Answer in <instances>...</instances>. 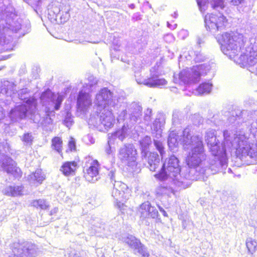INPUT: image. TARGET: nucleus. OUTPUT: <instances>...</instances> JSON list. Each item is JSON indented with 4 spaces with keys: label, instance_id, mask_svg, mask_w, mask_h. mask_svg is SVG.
<instances>
[{
    "label": "nucleus",
    "instance_id": "24",
    "mask_svg": "<svg viewBox=\"0 0 257 257\" xmlns=\"http://www.w3.org/2000/svg\"><path fill=\"white\" fill-rule=\"evenodd\" d=\"M148 166L151 171H155L160 164V159L156 152H150L147 158Z\"/></svg>",
    "mask_w": 257,
    "mask_h": 257
},
{
    "label": "nucleus",
    "instance_id": "58",
    "mask_svg": "<svg viewBox=\"0 0 257 257\" xmlns=\"http://www.w3.org/2000/svg\"><path fill=\"white\" fill-rule=\"evenodd\" d=\"M3 110V108L2 107H0V119L3 118V117L4 116Z\"/></svg>",
    "mask_w": 257,
    "mask_h": 257
},
{
    "label": "nucleus",
    "instance_id": "36",
    "mask_svg": "<svg viewBox=\"0 0 257 257\" xmlns=\"http://www.w3.org/2000/svg\"><path fill=\"white\" fill-rule=\"evenodd\" d=\"M191 54L193 55V60L196 63L203 62L206 59L205 56L199 51L190 52L188 57H186L187 59L190 60L192 58Z\"/></svg>",
    "mask_w": 257,
    "mask_h": 257
},
{
    "label": "nucleus",
    "instance_id": "13",
    "mask_svg": "<svg viewBox=\"0 0 257 257\" xmlns=\"http://www.w3.org/2000/svg\"><path fill=\"white\" fill-rule=\"evenodd\" d=\"M13 253L9 257H34L37 254V245L31 241L18 239L11 246Z\"/></svg>",
    "mask_w": 257,
    "mask_h": 257
},
{
    "label": "nucleus",
    "instance_id": "45",
    "mask_svg": "<svg viewBox=\"0 0 257 257\" xmlns=\"http://www.w3.org/2000/svg\"><path fill=\"white\" fill-rule=\"evenodd\" d=\"M28 92L27 88H23L19 91L18 92V95L19 99L23 100L24 102L25 100L28 99H35L34 98L28 97L26 96V93Z\"/></svg>",
    "mask_w": 257,
    "mask_h": 257
},
{
    "label": "nucleus",
    "instance_id": "43",
    "mask_svg": "<svg viewBox=\"0 0 257 257\" xmlns=\"http://www.w3.org/2000/svg\"><path fill=\"white\" fill-rule=\"evenodd\" d=\"M98 174L99 173H96L95 172L89 173V174H85L84 176L87 181L91 183H95L98 180Z\"/></svg>",
    "mask_w": 257,
    "mask_h": 257
},
{
    "label": "nucleus",
    "instance_id": "11",
    "mask_svg": "<svg viewBox=\"0 0 257 257\" xmlns=\"http://www.w3.org/2000/svg\"><path fill=\"white\" fill-rule=\"evenodd\" d=\"M211 69L208 63L193 66L190 70L184 69L179 74V79L185 84L198 82L202 75H205Z\"/></svg>",
    "mask_w": 257,
    "mask_h": 257
},
{
    "label": "nucleus",
    "instance_id": "18",
    "mask_svg": "<svg viewBox=\"0 0 257 257\" xmlns=\"http://www.w3.org/2000/svg\"><path fill=\"white\" fill-rule=\"evenodd\" d=\"M136 80L138 84H143L151 88L161 87L167 84V81L163 78H161L157 74H151L147 79L137 77L135 75Z\"/></svg>",
    "mask_w": 257,
    "mask_h": 257
},
{
    "label": "nucleus",
    "instance_id": "59",
    "mask_svg": "<svg viewBox=\"0 0 257 257\" xmlns=\"http://www.w3.org/2000/svg\"><path fill=\"white\" fill-rule=\"evenodd\" d=\"M128 7L131 9H134L135 8V5L134 4H129Z\"/></svg>",
    "mask_w": 257,
    "mask_h": 257
},
{
    "label": "nucleus",
    "instance_id": "64",
    "mask_svg": "<svg viewBox=\"0 0 257 257\" xmlns=\"http://www.w3.org/2000/svg\"><path fill=\"white\" fill-rule=\"evenodd\" d=\"M187 32L186 31L184 30H182V31H181V33H187Z\"/></svg>",
    "mask_w": 257,
    "mask_h": 257
},
{
    "label": "nucleus",
    "instance_id": "22",
    "mask_svg": "<svg viewBox=\"0 0 257 257\" xmlns=\"http://www.w3.org/2000/svg\"><path fill=\"white\" fill-rule=\"evenodd\" d=\"M141 155L142 159H147V155L150 150V146L152 145V141L150 136L146 135L139 141Z\"/></svg>",
    "mask_w": 257,
    "mask_h": 257
},
{
    "label": "nucleus",
    "instance_id": "42",
    "mask_svg": "<svg viewBox=\"0 0 257 257\" xmlns=\"http://www.w3.org/2000/svg\"><path fill=\"white\" fill-rule=\"evenodd\" d=\"M34 138L31 133H25L22 137V141L25 145H31L33 141Z\"/></svg>",
    "mask_w": 257,
    "mask_h": 257
},
{
    "label": "nucleus",
    "instance_id": "10",
    "mask_svg": "<svg viewBox=\"0 0 257 257\" xmlns=\"http://www.w3.org/2000/svg\"><path fill=\"white\" fill-rule=\"evenodd\" d=\"M96 109L91 113L88 120V124L98 128L103 125L106 130L112 127L115 122L114 116L112 108L99 107L94 108Z\"/></svg>",
    "mask_w": 257,
    "mask_h": 257
},
{
    "label": "nucleus",
    "instance_id": "12",
    "mask_svg": "<svg viewBox=\"0 0 257 257\" xmlns=\"http://www.w3.org/2000/svg\"><path fill=\"white\" fill-rule=\"evenodd\" d=\"M88 81L79 91L77 99V108L83 113H85L92 104L90 93L92 87L97 83V80L93 75L88 77Z\"/></svg>",
    "mask_w": 257,
    "mask_h": 257
},
{
    "label": "nucleus",
    "instance_id": "50",
    "mask_svg": "<svg viewBox=\"0 0 257 257\" xmlns=\"http://www.w3.org/2000/svg\"><path fill=\"white\" fill-rule=\"evenodd\" d=\"M108 139L109 140H108L107 145H106V147H105V151L107 155H110L112 152V148L110 145V137H108Z\"/></svg>",
    "mask_w": 257,
    "mask_h": 257
},
{
    "label": "nucleus",
    "instance_id": "47",
    "mask_svg": "<svg viewBox=\"0 0 257 257\" xmlns=\"http://www.w3.org/2000/svg\"><path fill=\"white\" fill-rule=\"evenodd\" d=\"M150 209H151V212H150L149 218L157 219L160 220V218L159 217V213L156 207L152 206V207L150 208Z\"/></svg>",
    "mask_w": 257,
    "mask_h": 257
},
{
    "label": "nucleus",
    "instance_id": "29",
    "mask_svg": "<svg viewBox=\"0 0 257 257\" xmlns=\"http://www.w3.org/2000/svg\"><path fill=\"white\" fill-rule=\"evenodd\" d=\"M185 115L183 112L179 110H175L172 113V125L178 126L182 124L184 120Z\"/></svg>",
    "mask_w": 257,
    "mask_h": 257
},
{
    "label": "nucleus",
    "instance_id": "1",
    "mask_svg": "<svg viewBox=\"0 0 257 257\" xmlns=\"http://www.w3.org/2000/svg\"><path fill=\"white\" fill-rule=\"evenodd\" d=\"M246 111L244 109L235 108L230 112L227 118L229 124L232 125L230 130L223 132V141L220 146V141L217 139L216 132L214 130H208L205 135V141L212 156L216 166L222 169L227 166V149H235L236 155L244 156H255L257 151L251 149L250 146L244 140L246 133L241 132L238 125L243 121V115Z\"/></svg>",
    "mask_w": 257,
    "mask_h": 257
},
{
    "label": "nucleus",
    "instance_id": "20",
    "mask_svg": "<svg viewBox=\"0 0 257 257\" xmlns=\"http://www.w3.org/2000/svg\"><path fill=\"white\" fill-rule=\"evenodd\" d=\"M183 133L180 136H179L177 135L176 131L170 132L168 137V145L171 151L173 152L177 151L179 143L183 146L181 141Z\"/></svg>",
    "mask_w": 257,
    "mask_h": 257
},
{
    "label": "nucleus",
    "instance_id": "51",
    "mask_svg": "<svg viewBox=\"0 0 257 257\" xmlns=\"http://www.w3.org/2000/svg\"><path fill=\"white\" fill-rule=\"evenodd\" d=\"M68 146L71 151H74L76 149V143L73 139H71L69 141Z\"/></svg>",
    "mask_w": 257,
    "mask_h": 257
},
{
    "label": "nucleus",
    "instance_id": "44",
    "mask_svg": "<svg viewBox=\"0 0 257 257\" xmlns=\"http://www.w3.org/2000/svg\"><path fill=\"white\" fill-rule=\"evenodd\" d=\"M244 105L245 107H252L257 105V101L253 97H246L244 100Z\"/></svg>",
    "mask_w": 257,
    "mask_h": 257
},
{
    "label": "nucleus",
    "instance_id": "48",
    "mask_svg": "<svg viewBox=\"0 0 257 257\" xmlns=\"http://www.w3.org/2000/svg\"><path fill=\"white\" fill-rule=\"evenodd\" d=\"M196 2L200 11L201 12L205 11L208 0H196Z\"/></svg>",
    "mask_w": 257,
    "mask_h": 257
},
{
    "label": "nucleus",
    "instance_id": "14",
    "mask_svg": "<svg viewBox=\"0 0 257 257\" xmlns=\"http://www.w3.org/2000/svg\"><path fill=\"white\" fill-rule=\"evenodd\" d=\"M119 239L131 249L135 254L141 257H152L148 247L135 236L125 233L120 236Z\"/></svg>",
    "mask_w": 257,
    "mask_h": 257
},
{
    "label": "nucleus",
    "instance_id": "15",
    "mask_svg": "<svg viewBox=\"0 0 257 257\" xmlns=\"http://www.w3.org/2000/svg\"><path fill=\"white\" fill-rule=\"evenodd\" d=\"M137 155L134 146L126 144L119 149L118 157L123 164L133 168L137 165Z\"/></svg>",
    "mask_w": 257,
    "mask_h": 257
},
{
    "label": "nucleus",
    "instance_id": "35",
    "mask_svg": "<svg viewBox=\"0 0 257 257\" xmlns=\"http://www.w3.org/2000/svg\"><path fill=\"white\" fill-rule=\"evenodd\" d=\"M165 122V119L162 116L160 115L159 116H158L156 118L153 123V125L151 127L152 131L162 130V127H163Z\"/></svg>",
    "mask_w": 257,
    "mask_h": 257
},
{
    "label": "nucleus",
    "instance_id": "60",
    "mask_svg": "<svg viewBox=\"0 0 257 257\" xmlns=\"http://www.w3.org/2000/svg\"><path fill=\"white\" fill-rule=\"evenodd\" d=\"M172 17L174 18H177L178 17V14L177 12H175L172 15Z\"/></svg>",
    "mask_w": 257,
    "mask_h": 257
},
{
    "label": "nucleus",
    "instance_id": "32",
    "mask_svg": "<svg viewBox=\"0 0 257 257\" xmlns=\"http://www.w3.org/2000/svg\"><path fill=\"white\" fill-rule=\"evenodd\" d=\"M61 9L57 7H53L51 9L48 10V18L53 23H58L59 14Z\"/></svg>",
    "mask_w": 257,
    "mask_h": 257
},
{
    "label": "nucleus",
    "instance_id": "19",
    "mask_svg": "<svg viewBox=\"0 0 257 257\" xmlns=\"http://www.w3.org/2000/svg\"><path fill=\"white\" fill-rule=\"evenodd\" d=\"M106 181L111 184L113 189H117L123 192L127 190L128 187L125 183L115 180V170H111L108 173Z\"/></svg>",
    "mask_w": 257,
    "mask_h": 257
},
{
    "label": "nucleus",
    "instance_id": "54",
    "mask_svg": "<svg viewBox=\"0 0 257 257\" xmlns=\"http://www.w3.org/2000/svg\"><path fill=\"white\" fill-rule=\"evenodd\" d=\"M157 206H158V207L160 211L163 214V215L165 217H167L168 216V214L167 213L166 211L163 209V208L162 207H161V206H160L159 205H158V204H157Z\"/></svg>",
    "mask_w": 257,
    "mask_h": 257
},
{
    "label": "nucleus",
    "instance_id": "26",
    "mask_svg": "<svg viewBox=\"0 0 257 257\" xmlns=\"http://www.w3.org/2000/svg\"><path fill=\"white\" fill-rule=\"evenodd\" d=\"M28 180L31 184H41L45 179V175L41 169H37L28 176Z\"/></svg>",
    "mask_w": 257,
    "mask_h": 257
},
{
    "label": "nucleus",
    "instance_id": "34",
    "mask_svg": "<svg viewBox=\"0 0 257 257\" xmlns=\"http://www.w3.org/2000/svg\"><path fill=\"white\" fill-rule=\"evenodd\" d=\"M69 9L67 7L64 8H62L61 9V12L59 14V19L57 20L58 24H62L66 22L69 20L70 17V14L69 13Z\"/></svg>",
    "mask_w": 257,
    "mask_h": 257
},
{
    "label": "nucleus",
    "instance_id": "61",
    "mask_svg": "<svg viewBox=\"0 0 257 257\" xmlns=\"http://www.w3.org/2000/svg\"><path fill=\"white\" fill-rule=\"evenodd\" d=\"M42 0H35V3L37 6L39 5L41 3Z\"/></svg>",
    "mask_w": 257,
    "mask_h": 257
},
{
    "label": "nucleus",
    "instance_id": "16",
    "mask_svg": "<svg viewBox=\"0 0 257 257\" xmlns=\"http://www.w3.org/2000/svg\"><path fill=\"white\" fill-rule=\"evenodd\" d=\"M0 168L15 179H19L22 177L21 169L17 166V163L8 155L3 154L0 156Z\"/></svg>",
    "mask_w": 257,
    "mask_h": 257
},
{
    "label": "nucleus",
    "instance_id": "62",
    "mask_svg": "<svg viewBox=\"0 0 257 257\" xmlns=\"http://www.w3.org/2000/svg\"><path fill=\"white\" fill-rule=\"evenodd\" d=\"M231 206L232 208L233 209H235L236 208V206H235V205H233V204H231Z\"/></svg>",
    "mask_w": 257,
    "mask_h": 257
},
{
    "label": "nucleus",
    "instance_id": "41",
    "mask_svg": "<svg viewBox=\"0 0 257 257\" xmlns=\"http://www.w3.org/2000/svg\"><path fill=\"white\" fill-rule=\"evenodd\" d=\"M69 257H89L88 252L84 250H73L69 253Z\"/></svg>",
    "mask_w": 257,
    "mask_h": 257
},
{
    "label": "nucleus",
    "instance_id": "7",
    "mask_svg": "<svg viewBox=\"0 0 257 257\" xmlns=\"http://www.w3.org/2000/svg\"><path fill=\"white\" fill-rule=\"evenodd\" d=\"M233 6H238L241 4L244 0H226ZM225 0H212L211 6L214 10L219 12L218 14H210L206 15L204 17L205 26L206 30L213 35L220 32H222L228 25L226 17L220 13L225 8Z\"/></svg>",
    "mask_w": 257,
    "mask_h": 257
},
{
    "label": "nucleus",
    "instance_id": "37",
    "mask_svg": "<svg viewBox=\"0 0 257 257\" xmlns=\"http://www.w3.org/2000/svg\"><path fill=\"white\" fill-rule=\"evenodd\" d=\"M73 123V116L69 111H67L63 120V124L69 128Z\"/></svg>",
    "mask_w": 257,
    "mask_h": 257
},
{
    "label": "nucleus",
    "instance_id": "39",
    "mask_svg": "<svg viewBox=\"0 0 257 257\" xmlns=\"http://www.w3.org/2000/svg\"><path fill=\"white\" fill-rule=\"evenodd\" d=\"M153 143L156 149L159 152L161 157L163 158V155L165 154V147L163 143L160 140L154 139Z\"/></svg>",
    "mask_w": 257,
    "mask_h": 257
},
{
    "label": "nucleus",
    "instance_id": "25",
    "mask_svg": "<svg viewBox=\"0 0 257 257\" xmlns=\"http://www.w3.org/2000/svg\"><path fill=\"white\" fill-rule=\"evenodd\" d=\"M77 167V163L75 161H67L63 164L60 171L65 176L73 175Z\"/></svg>",
    "mask_w": 257,
    "mask_h": 257
},
{
    "label": "nucleus",
    "instance_id": "63",
    "mask_svg": "<svg viewBox=\"0 0 257 257\" xmlns=\"http://www.w3.org/2000/svg\"><path fill=\"white\" fill-rule=\"evenodd\" d=\"M110 55H111V58H114V57H115V56H113V53H112V52L111 53V54H110Z\"/></svg>",
    "mask_w": 257,
    "mask_h": 257
},
{
    "label": "nucleus",
    "instance_id": "6",
    "mask_svg": "<svg viewBox=\"0 0 257 257\" xmlns=\"http://www.w3.org/2000/svg\"><path fill=\"white\" fill-rule=\"evenodd\" d=\"M142 104L134 101L127 105L125 109L122 110L118 115L119 119L125 122L122 127L111 134L112 139L118 138L120 141L123 140L127 135L128 130L137 123L141 122L143 114Z\"/></svg>",
    "mask_w": 257,
    "mask_h": 257
},
{
    "label": "nucleus",
    "instance_id": "17",
    "mask_svg": "<svg viewBox=\"0 0 257 257\" xmlns=\"http://www.w3.org/2000/svg\"><path fill=\"white\" fill-rule=\"evenodd\" d=\"M96 108H115V102L113 99V93L106 87L100 89L96 95Z\"/></svg>",
    "mask_w": 257,
    "mask_h": 257
},
{
    "label": "nucleus",
    "instance_id": "55",
    "mask_svg": "<svg viewBox=\"0 0 257 257\" xmlns=\"http://www.w3.org/2000/svg\"><path fill=\"white\" fill-rule=\"evenodd\" d=\"M249 128H251V129H253L254 130H257V119L255 121L252 122L250 125H247Z\"/></svg>",
    "mask_w": 257,
    "mask_h": 257
},
{
    "label": "nucleus",
    "instance_id": "40",
    "mask_svg": "<svg viewBox=\"0 0 257 257\" xmlns=\"http://www.w3.org/2000/svg\"><path fill=\"white\" fill-rule=\"evenodd\" d=\"M32 205L35 207H39L41 209H47L49 206L47 202L43 199L34 200L32 202Z\"/></svg>",
    "mask_w": 257,
    "mask_h": 257
},
{
    "label": "nucleus",
    "instance_id": "21",
    "mask_svg": "<svg viewBox=\"0 0 257 257\" xmlns=\"http://www.w3.org/2000/svg\"><path fill=\"white\" fill-rule=\"evenodd\" d=\"M16 85L13 82L8 80L2 81V85L0 87V96L5 95L7 96L12 97L13 95L16 94L15 93Z\"/></svg>",
    "mask_w": 257,
    "mask_h": 257
},
{
    "label": "nucleus",
    "instance_id": "52",
    "mask_svg": "<svg viewBox=\"0 0 257 257\" xmlns=\"http://www.w3.org/2000/svg\"><path fill=\"white\" fill-rule=\"evenodd\" d=\"M162 130L152 131L153 137L155 138H156V140L160 139L162 137Z\"/></svg>",
    "mask_w": 257,
    "mask_h": 257
},
{
    "label": "nucleus",
    "instance_id": "27",
    "mask_svg": "<svg viewBox=\"0 0 257 257\" xmlns=\"http://www.w3.org/2000/svg\"><path fill=\"white\" fill-rule=\"evenodd\" d=\"M152 207V206L149 201L145 202L140 205L139 211L140 213L141 219L144 220L149 218L150 212H151L150 208Z\"/></svg>",
    "mask_w": 257,
    "mask_h": 257
},
{
    "label": "nucleus",
    "instance_id": "53",
    "mask_svg": "<svg viewBox=\"0 0 257 257\" xmlns=\"http://www.w3.org/2000/svg\"><path fill=\"white\" fill-rule=\"evenodd\" d=\"M190 220L189 219H183L182 221V227L184 229H185L187 226L190 224Z\"/></svg>",
    "mask_w": 257,
    "mask_h": 257
},
{
    "label": "nucleus",
    "instance_id": "33",
    "mask_svg": "<svg viewBox=\"0 0 257 257\" xmlns=\"http://www.w3.org/2000/svg\"><path fill=\"white\" fill-rule=\"evenodd\" d=\"M246 247L248 251L253 254L257 251V234L255 235V238L252 239L251 238H247L246 241Z\"/></svg>",
    "mask_w": 257,
    "mask_h": 257
},
{
    "label": "nucleus",
    "instance_id": "49",
    "mask_svg": "<svg viewBox=\"0 0 257 257\" xmlns=\"http://www.w3.org/2000/svg\"><path fill=\"white\" fill-rule=\"evenodd\" d=\"M142 19V16L139 12L134 13L132 17V20L134 22L140 21Z\"/></svg>",
    "mask_w": 257,
    "mask_h": 257
},
{
    "label": "nucleus",
    "instance_id": "38",
    "mask_svg": "<svg viewBox=\"0 0 257 257\" xmlns=\"http://www.w3.org/2000/svg\"><path fill=\"white\" fill-rule=\"evenodd\" d=\"M99 163L97 160H94L90 164V166L89 168H86L85 170H84V173L85 174H89V173H93L95 172L96 173H99Z\"/></svg>",
    "mask_w": 257,
    "mask_h": 257
},
{
    "label": "nucleus",
    "instance_id": "4",
    "mask_svg": "<svg viewBox=\"0 0 257 257\" xmlns=\"http://www.w3.org/2000/svg\"><path fill=\"white\" fill-rule=\"evenodd\" d=\"M214 35L220 45L222 52L230 58L237 56L238 53L241 52L238 59L241 66H252L257 63V58L251 54V48H248L249 50L243 51L244 41L242 34L226 32L222 34L216 33Z\"/></svg>",
    "mask_w": 257,
    "mask_h": 257
},
{
    "label": "nucleus",
    "instance_id": "28",
    "mask_svg": "<svg viewBox=\"0 0 257 257\" xmlns=\"http://www.w3.org/2000/svg\"><path fill=\"white\" fill-rule=\"evenodd\" d=\"M124 193L117 189H113L112 191L111 196L114 199V203L116 204L118 208L121 209L123 205V203L121 202L122 199L123 198Z\"/></svg>",
    "mask_w": 257,
    "mask_h": 257
},
{
    "label": "nucleus",
    "instance_id": "57",
    "mask_svg": "<svg viewBox=\"0 0 257 257\" xmlns=\"http://www.w3.org/2000/svg\"><path fill=\"white\" fill-rule=\"evenodd\" d=\"M58 208H54V209H53L52 210H51L50 212V215H52L55 213H56L58 211Z\"/></svg>",
    "mask_w": 257,
    "mask_h": 257
},
{
    "label": "nucleus",
    "instance_id": "2",
    "mask_svg": "<svg viewBox=\"0 0 257 257\" xmlns=\"http://www.w3.org/2000/svg\"><path fill=\"white\" fill-rule=\"evenodd\" d=\"M31 24L29 20L20 18L12 5L0 6V51L13 49V38L11 34H18L17 37H23L29 33Z\"/></svg>",
    "mask_w": 257,
    "mask_h": 257
},
{
    "label": "nucleus",
    "instance_id": "23",
    "mask_svg": "<svg viewBox=\"0 0 257 257\" xmlns=\"http://www.w3.org/2000/svg\"><path fill=\"white\" fill-rule=\"evenodd\" d=\"M24 190V187L22 185H9L3 190V193L4 195L11 196L16 197L21 196Z\"/></svg>",
    "mask_w": 257,
    "mask_h": 257
},
{
    "label": "nucleus",
    "instance_id": "9",
    "mask_svg": "<svg viewBox=\"0 0 257 257\" xmlns=\"http://www.w3.org/2000/svg\"><path fill=\"white\" fill-rule=\"evenodd\" d=\"M64 98L63 95L59 93H55L49 89L41 93L40 99L42 106L44 107V111L45 113L42 121L43 124L52 123L53 119L51 116L55 115V110L60 109Z\"/></svg>",
    "mask_w": 257,
    "mask_h": 257
},
{
    "label": "nucleus",
    "instance_id": "46",
    "mask_svg": "<svg viewBox=\"0 0 257 257\" xmlns=\"http://www.w3.org/2000/svg\"><path fill=\"white\" fill-rule=\"evenodd\" d=\"M152 110L151 108H147L145 112L144 116V120L147 124H149L152 120Z\"/></svg>",
    "mask_w": 257,
    "mask_h": 257
},
{
    "label": "nucleus",
    "instance_id": "3",
    "mask_svg": "<svg viewBox=\"0 0 257 257\" xmlns=\"http://www.w3.org/2000/svg\"><path fill=\"white\" fill-rule=\"evenodd\" d=\"M191 132L190 127H186L183 131L181 139L184 149H190L186 159L187 165L190 168H198L200 175L206 176L209 173H215L217 171L214 170L213 172L215 167L213 164L205 168L201 167L206 159L203 143L199 136H192Z\"/></svg>",
    "mask_w": 257,
    "mask_h": 257
},
{
    "label": "nucleus",
    "instance_id": "31",
    "mask_svg": "<svg viewBox=\"0 0 257 257\" xmlns=\"http://www.w3.org/2000/svg\"><path fill=\"white\" fill-rule=\"evenodd\" d=\"M63 141L60 137H55L51 140V148L59 154L62 155Z\"/></svg>",
    "mask_w": 257,
    "mask_h": 257
},
{
    "label": "nucleus",
    "instance_id": "56",
    "mask_svg": "<svg viewBox=\"0 0 257 257\" xmlns=\"http://www.w3.org/2000/svg\"><path fill=\"white\" fill-rule=\"evenodd\" d=\"M177 25L176 24H174L172 26L168 22H167V27L172 30H174L176 28Z\"/></svg>",
    "mask_w": 257,
    "mask_h": 257
},
{
    "label": "nucleus",
    "instance_id": "30",
    "mask_svg": "<svg viewBox=\"0 0 257 257\" xmlns=\"http://www.w3.org/2000/svg\"><path fill=\"white\" fill-rule=\"evenodd\" d=\"M212 87V83L204 82L199 84L196 90L200 95L208 94L211 92Z\"/></svg>",
    "mask_w": 257,
    "mask_h": 257
},
{
    "label": "nucleus",
    "instance_id": "5",
    "mask_svg": "<svg viewBox=\"0 0 257 257\" xmlns=\"http://www.w3.org/2000/svg\"><path fill=\"white\" fill-rule=\"evenodd\" d=\"M181 166L178 158L171 155L163 164L161 170L154 176L158 180L162 182L160 186L168 190L173 189V185L181 187L184 181V178L181 174Z\"/></svg>",
    "mask_w": 257,
    "mask_h": 257
},
{
    "label": "nucleus",
    "instance_id": "8",
    "mask_svg": "<svg viewBox=\"0 0 257 257\" xmlns=\"http://www.w3.org/2000/svg\"><path fill=\"white\" fill-rule=\"evenodd\" d=\"M37 110V100L28 99L21 104L12 108L9 113V117L12 122H17L29 117L33 122L37 123L41 119L40 114Z\"/></svg>",
    "mask_w": 257,
    "mask_h": 257
}]
</instances>
